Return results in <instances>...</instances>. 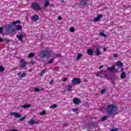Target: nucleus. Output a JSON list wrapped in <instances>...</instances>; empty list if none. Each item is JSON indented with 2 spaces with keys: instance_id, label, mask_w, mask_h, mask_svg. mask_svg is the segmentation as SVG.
Here are the masks:
<instances>
[{
  "instance_id": "obj_52",
  "label": "nucleus",
  "mask_w": 131,
  "mask_h": 131,
  "mask_svg": "<svg viewBox=\"0 0 131 131\" xmlns=\"http://www.w3.org/2000/svg\"><path fill=\"white\" fill-rule=\"evenodd\" d=\"M11 131H19V130H18L17 129H12L11 130Z\"/></svg>"
},
{
  "instance_id": "obj_12",
  "label": "nucleus",
  "mask_w": 131,
  "mask_h": 131,
  "mask_svg": "<svg viewBox=\"0 0 131 131\" xmlns=\"http://www.w3.org/2000/svg\"><path fill=\"white\" fill-rule=\"evenodd\" d=\"M16 24H20V21L16 20L15 21H13L12 23V24L8 25V27H10L11 28L13 27V25H16Z\"/></svg>"
},
{
  "instance_id": "obj_19",
  "label": "nucleus",
  "mask_w": 131,
  "mask_h": 131,
  "mask_svg": "<svg viewBox=\"0 0 131 131\" xmlns=\"http://www.w3.org/2000/svg\"><path fill=\"white\" fill-rule=\"evenodd\" d=\"M15 30L19 31V30H22V26L21 25H15Z\"/></svg>"
},
{
  "instance_id": "obj_39",
  "label": "nucleus",
  "mask_w": 131,
  "mask_h": 131,
  "mask_svg": "<svg viewBox=\"0 0 131 131\" xmlns=\"http://www.w3.org/2000/svg\"><path fill=\"white\" fill-rule=\"evenodd\" d=\"M4 32V29L2 27H0V33H3Z\"/></svg>"
},
{
  "instance_id": "obj_30",
  "label": "nucleus",
  "mask_w": 131,
  "mask_h": 131,
  "mask_svg": "<svg viewBox=\"0 0 131 131\" xmlns=\"http://www.w3.org/2000/svg\"><path fill=\"white\" fill-rule=\"evenodd\" d=\"M54 58H51L50 60L48 61V64H53L54 63Z\"/></svg>"
},
{
  "instance_id": "obj_50",
  "label": "nucleus",
  "mask_w": 131,
  "mask_h": 131,
  "mask_svg": "<svg viewBox=\"0 0 131 131\" xmlns=\"http://www.w3.org/2000/svg\"><path fill=\"white\" fill-rule=\"evenodd\" d=\"M103 67H104V66H101L100 67H99V69H102V68H103Z\"/></svg>"
},
{
  "instance_id": "obj_22",
  "label": "nucleus",
  "mask_w": 131,
  "mask_h": 131,
  "mask_svg": "<svg viewBox=\"0 0 131 131\" xmlns=\"http://www.w3.org/2000/svg\"><path fill=\"white\" fill-rule=\"evenodd\" d=\"M66 89L68 92H70L71 89H72V85L69 84L66 86Z\"/></svg>"
},
{
  "instance_id": "obj_54",
  "label": "nucleus",
  "mask_w": 131,
  "mask_h": 131,
  "mask_svg": "<svg viewBox=\"0 0 131 131\" xmlns=\"http://www.w3.org/2000/svg\"><path fill=\"white\" fill-rule=\"evenodd\" d=\"M121 71H122V72L124 71V69L122 68L121 69Z\"/></svg>"
},
{
  "instance_id": "obj_32",
  "label": "nucleus",
  "mask_w": 131,
  "mask_h": 131,
  "mask_svg": "<svg viewBox=\"0 0 131 131\" xmlns=\"http://www.w3.org/2000/svg\"><path fill=\"white\" fill-rule=\"evenodd\" d=\"M5 71V68L3 66H0V72H4Z\"/></svg>"
},
{
  "instance_id": "obj_8",
  "label": "nucleus",
  "mask_w": 131,
  "mask_h": 131,
  "mask_svg": "<svg viewBox=\"0 0 131 131\" xmlns=\"http://www.w3.org/2000/svg\"><path fill=\"white\" fill-rule=\"evenodd\" d=\"M100 49H102V46H99L96 48V50L95 51L96 56H100V55H102V53L100 51Z\"/></svg>"
},
{
  "instance_id": "obj_11",
  "label": "nucleus",
  "mask_w": 131,
  "mask_h": 131,
  "mask_svg": "<svg viewBox=\"0 0 131 131\" xmlns=\"http://www.w3.org/2000/svg\"><path fill=\"white\" fill-rule=\"evenodd\" d=\"M10 115H14L15 118H20L21 117V114L16 112H11L10 113Z\"/></svg>"
},
{
  "instance_id": "obj_41",
  "label": "nucleus",
  "mask_w": 131,
  "mask_h": 131,
  "mask_svg": "<svg viewBox=\"0 0 131 131\" xmlns=\"http://www.w3.org/2000/svg\"><path fill=\"white\" fill-rule=\"evenodd\" d=\"M78 110V108H75L73 109V112H76Z\"/></svg>"
},
{
  "instance_id": "obj_49",
  "label": "nucleus",
  "mask_w": 131,
  "mask_h": 131,
  "mask_svg": "<svg viewBox=\"0 0 131 131\" xmlns=\"http://www.w3.org/2000/svg\"><path fill=\"white\" fill-rule=\"evenodd\" d=\"M58 20H62V17L61 16H58Z\"/></svg>"
},
{
  "instance_id": "obj_1",
  "label": "nucleus",
  "mask_w": 131,
  "mask_h": 131,
  "mask_svg": "<svg viewBox=\"0 0 131 131\" xmlns=\"http://www.w3.org/2000/svg\"><path fill=\"white\" fill-rule=\"evenodd\" d=\"M106 111L108 115H117L118 113V106L114 104H111L107 106Z\"/></svg>"
},
{
  "instance_id": "obj_24",
  "label": "nucleus",
  "mask_w": 131,
  "mask_h": 131,
  "mask_svg": "<svg viewBox=\"0 0 131 131\" xmlns=\"http://www.w3.org/2000/svg\"><path fill=\"white\" fill-rule=\"evenodd\" d=\"M47 69H46L41 71V73H40V76H43V74H45L46 72H47Z\"/></svg>"
},
{
  "instance_id": "obj_5",
  "label": "nucleus",
  "mask_w": 131,
  "mask_h": 131,
  "mask_svg": "<svg viewBox=\"0 0 131 131\" xmlns=\"http://www.w3.org/2000/svg\"><path fill=\"white\" fill-rule=\"evenodd\" d=\"M72 84H79L81 83V80L78 78H74L72 80Z\"/></svg>"
},
{
  "instance_id": "obj_18",
  "label": "nucleus",
  "mask_w": 131,
  "mask_h": 131,
  "mask_svg": "<svg viewBox=\"0 0 131 131\" xmlns=\"http://www.w3.org/2000/svg\"><path fill=\"white\" fill-rule=\"evenodd\" d=\"M116 66H117L118 67V68H122V66H123V63H122V62H121V61H117L116 62Z\"/></svg>"
},
{
  "instance_id": "obj_2",
  "label": "nucleus",
  "mask_w": 131,
  "mask_h": 131,
  "mask_svg": "<svg viewBox=\"0 0 131 131\" xmlns=\"http://www.w3.org/2000/svg\"><path fill=\"white\" fill-rule=\"evenodd\" d=\"M52 54H51V51H48L47 50H42L39 54H38V57L40 58V59H43V58H51Z\"/></svg>"
},
{
  "instance_id": "obj_53",
  "label": "nucleus",
  "mask_w": 131,
  "mask_h": 131,
  "mask_svg": "<svg viewBox=\"0 0 131 131\" xmlns=\"http://www.w3.org/2000/svg\"><path fill=\"white\" fill-rule=\"evenodd\" d=\"M49 49H50L49 47H46V48H45V50H46V51H49V50H48Z\"/></svg>"
},
{
  "instance_id": "obj_37",
  "label": "nucleus",
  "mask_w": 131,
  "mask_h": 131,
  "mask_svg": "<svg viewBox=\"0 0 131 131\" xmlns=\"http://www.w3.org/2000/svg\"><path fill=\"white\" fill-rule=\"evenodd\" d=\"M55 56L56 57V58H59L62 57V55H61V54H55Z\"/></svg>"
},
{
  "instance_id": "obj_33",
  "label": "nucleus",
  "mask_w": 131,
  "mask_h": 131,
  "mask_svg": "<svg viewBox=\"0 0 131 131\" xmlns=\"http://www.w3.org/2000/svg\"><path fill=\"white\" fill-rule=\"evenodd\" d=\"M34 90L35 92H37V93H39V92H40V89H39L38 88H34Z\"/></svg>"
},
{
  "instance_id": "obj_44",
  "label": "nucleus",
  "mask_w": 131,
  "mask_h": 131,
  "mask_svg": "<svg viewBox=\"0 0 131 131\" xmlns=\"http://www.w3.org/2000/svg\"><path fill=\"white\" fill-rule=\"evenodd\" d=\"M113 56L114 58H117V57H118V54H113Z\"/></svg>"
},
{
  "instance_id": "obj_29",
  "label": "nucleus",
  "mask_w": 131,
  "mask_h": 131,
  "mask_svg": "<svg viewBox=\"0 0 131 131\" xmlns=\"http://www.w3.org/2000/svg\"><path fill=\"white\" fill-rule=\"evenodd\" d=\"M81 57H82V55H81V54L80 53L78 54V55L76 58V60H80Z\"/></svg>"
},
{
  "instance_id": "obj_51",
  "label": "nucleus",
  "mask_w": 131,
  "mask_h": 131,
  "mask_svg": "<svg viewBox=\"0 0 131 131\" xmlns=\"http://www.w3.org/2000/svg\"><path fill=\"white\" fill-rule=\"evenodd\" d=\"M103 51H104V52H106V51H107V49L106 48H104Z\"/></svg>"
},
{
  "instance_id": "obj_36",
  "label": "nucleus",
  "mask_w": 131,
  "mask_h": 131,
  "mask_svg": "<svg viewBox=\"0 0 131 131\" xmlns=\"http://www.w3.org/2000/svg\"><path fill=\"white\" fill-rule=\"evenodd\" d=\"M70 31L71 32H74V31H75V29H74V27H71L70 29Z\"/></svg>"
},
{
  "instance_id": "obj_27",
  "label": "nucleus",
  "mask_w": 131,
  "mask_h": 131,
  "mask_svg": "<svg viewBox=\"0 0 131 131\" xmlns=\"http://www.w3.org/2000/svg\"><path fill=\"white\" fill-rule=\"evenodd\" d=\"M99 35H101V36H103V37H104L105 38H106L107 37V35L106 34H104L103 32H100L99 33Z\"/></svg>"
},
{
  "instance_id": "obj_4",
  "label": "nucleus",
  "mask_w": 131,
  "mask_h": 131,
  "mask_svg": "<svg viewBox=\"0 0 131 131\" xmlns=\"http://www.w3.org/2000/svg\"><path fill=\"white\" fill-rule=\"evenodd\" d=\"M27 64V62H26V61L24 60L23 59L19 60V67L21 68V69H24V68H26Z\"/></svg>"
},
{
  "instance_id": "obj_28",
  "label": "nucleus",
  "mask_w": 131,
  "mask_h": 131,
  "mask_svg": "<svg viewBox=\"0 0 131 131\" xmlns=\"http://www.w3.org/2000/svg\"><path fill=\"white\" fill-rule=\"evenodd\" d=\"M107 119H108V117L106 116H104L101 118L102 121H105V120H107Z\"/></svg>"
},
{
  "instance_id": "obj_20",
  "label": "nucleus",
  "mask_w": 131,
  "mask_h": 131,
  "mask_svg": "<svg viewBox=\"0 0 131 131\" xmlns=\"http://www.w3.org/2000/svg\"><path fill=\"white\" fill-rule=\"evenodd\" d=\"M35 56V54L33 53H30L28 54V57L29 58V59H31V58H33V57Z\"/></svg>"
},
{
  "instance_id": "obj_31",
  "label": "nucleus",
  "mask_w": 131,
  "mask_h": 131,
  "mask_svg": "<svg viewBox=\"0 0 131 131\" xmlns=\"http://www.w3.org/2000/svg\"><path fill=\"white\" fill-rule=\"evenodd\" d=\"M55 108H57V104H53L50 107V109H55Z\"/></svg>"
},
{
  "instance_id": "obj_40",
  "label": "nucleus",
  "mask_w": 131,
  "mask_h": 131,
  "mask_svg": "<svg viewBox=\"0 0 131 131\" xmlns=\"http://www.w3.org/2000/svg\"><path fill=\"white\" fill-rule=\"evenodd\" d=\"M105 92H106V90L103 89L101 91L100 93H101V94H104V93H105Z\"/></svg>"
},
{
  "instance_id": "obj_34",
  "label": "nucleus",
  "mask_w": 131,
  "mask_h": 131,
  "mask_svg": "<svg viewBox=\"0 0 131 131\" xmlns=\"http://www.w3.org/2000/svg\"><path fill=\"white\" fill-rule=\"evenodd\" d=\"M45 114H46V111H42L40 113V115H41V116L45 115Z\"/></svg>"
},
{
  "instance_id": "obj_14",
  "label": "nucleus",
  "mask_w": 131,
  "mask_h": 131,
  "mask_svg": "<svg viewBox=\"0 0 131 131\" xmlns=\"http://www.w3.org/2000/svg\"><path fill=\"white\" fill-rule=\"evenodd\" d=\"M101 18H103V15L102 14H99L97 16V17L94 18V21L95 22H98V21H99V20H100V19H101Z\"/></svg>"
},
{
  "instance_id": "obj_10",
  "label": "nucleus",
  "mask_w": 131,
  "mask_h": 131,
  "mask_svg": "<svg viewBox=\"0 0 131 131\" xmlns=\"http://www.w3.org/2000/svg\"><path fill=\"white\" fill-rule=\"evenodd\" d=\"M107 70H108V71H110L111 72H113V71H115V72H117L118 69H115V66L114 65L112 66V67H108Z\"/></svg>"
},
{
  "instance_id": "obj_42",
  "label": "nucleus",
  "mask_w": 131,
  "mask_h": 131,
  "mask_svg": "<svg viewBox=\"0 0 131 131\" xmlns=\"http://www.w3.org/2000/svg\"><path fill=\"white\" fill-rule=\"evenodd\" d=\"M39 122H40V121H39V120H37V121H35V124H39Z\"/></svg>"
},
{
  "instance_id": "obj_43",
  "label": "nucleus",
  "mask_w": 131,
  "mask_h": 131,
  "mask_svg": "<svg viewBox=\"0 0 131 131\" xmlns=\"http://www.w3.org/2000/svg\"><path fill=\"white\" fill-rule=\"evenodd\" d=\"M68 78H64L63 79L62 81H63V82H65V81H67V80H68Z\"/></svg>"
},
{
  "instance_id": "obj_23",
  "label": "nucleus",
  "mask_w": 131,
  "mask_h": 131,
  "mask_svg": "<svg viewBox=\"0 0 131 131\" xmlns=\"http://www.w3.org/2000/svg\"><path fill=\"white\" fill-rule=\"evenodd\" d=\"M125 77H126V74H125V72L122 73L121 74V78H122V79H124Z\"/></svg>"
},
{
  "instance_id": "obj_9",
  "label": "nucleus",
  "mask_w": 131,
  "mask_h": 131,
  "mask_svg": "<svg viewBox=\"0 0 131 131\" xmlns=\"http://www.w3.org/2000/svg\"><path fill=\"white\" fill-rule=\"evenodd\" d=\"M98 76H100V77H106V71L99 72Z\"/></svg>"
},
{
  "instance_id": "obj_7",
  "label": "nucleus",
  "mask_w": 131,
  "mask_h": 131,
  "mask_svg": "<svg viewBox=\"0 0 131 131\" xmlns=\"http://www.w3.org/2000/svg\"><path fill=\"white\" fill-rule=\"evenodd\" d=\"M73 102L75 105H79L81 103V100L79 98H75L73 99Z\"/></svg>"
},
{
  "instance_id": "obj_16",
  "label": "nucleus",
  "mask_w": 131,
  "mask_h": 131,
  "mask_svg": "<svg viewBox=\"0 0 131 131\" xmlns=\"http://www.w3.org/2000/svg\"><path fill=\"white\" fill-rule=\"evenodd\" d=\"M22 73L19 72L17 74L18 76H19L20 78H23L26 76V73Z\"/></svg>"
},
{
  "instance_id": "obj_26",
  "label": "nucleus",
  "mask_w": 131,
  "mask_h": 131,
  "mask_svg": "<svg viewBox=\"0 0 131 131\" xmlns=\"http://www.w3.org/2000/svg\"><path fill=\"white\" fill-rule=\"evenodd\" d=\"M29 107H31V105L30 104L23 105L21 106V108H24L25 109H26V108H29Z\"/></svg>"
},
{
  "instance_id": "obj_48",
  "label": "nucleus",
  "mask_w": 131,
  "mask_h": 131,
  "mask_svg": "<svg viewBox=\"0 0 131 131\" xmlns=\"http://www.w3.org/2000/svg\"><path fill=\"white\" fill-rule=\"evenodd\" d=\"M53 82H54V79H52L51 82H50V84H53Z\"/></svg>"
},
{
  "instance_id": "obj_38",
  "label": "nucleus",
  "mask_w": 131,
  "mask_h": 131,
  "mask_svg": "<svg viewBox=\"0 0 131 131\" xmlns=\"http://www.w3.org/2000/svg\"><path fill=\"white\" fill-rule=\"evenodd\" d=\"M11 33H16V29H12L11 31Z\"/></svg>"
},
{
  "instance_id": "obj_46",
  "label": "nucleus",
  "mask_w": 131,
  "mask_h": 131,
  "mask_svg": "<svg viewBox=\"0 0 131 131\" xmlns=\"http://www.w3.org/2000/svg\"><path fill=\"white\" fill-rule=\"evenodd\" d=\"M3 41H4V39L0 37V42H3Z\"/></svg>"
},
{
  "instance_id": "obj_17",
  "label": "nucleus",
  "mask_w": 131,
  "mask_h": 131,
  "mask_svg": "<svg viewBox=\"0 0 131 131\" xmlns=\"http://www.w3.org/2000/svg\"><path fill=\"white\" fill-rule=\"evenodd\" d=\"M24 35L23 34H20V35H17L16 37L21 41V42H23V40L22 38H23V37Z\"/></svg>"
},
{
  "instance_id": "obj_45",
  "label": "nucleus",
  "mask_w": 131,
  "mask_h": 131,
  "mask_svg": "<svg viewBox=\"0 0 131 131\" xmlns=\"http://www.w3.org/2000/svg\"><path fill=\"white\" fill-rule=\"evenodd\" d=\"M118 130V129L117 128H116L115 129H112L111 130V131H117Z\"/></svg>"
},
{
  "instance_id": "obj_47",
  "label": "nucleus",
  "mask_w": 131,
  "mask_h": 131,
  "mask_svg": "<svg viewBox=\"0 0 131 131\" xmlns=\"http://www.w3.org/2000/svg\"><path fill=\"white\" fill-rule=\"evenodd\" d=\"M31 63L32 64H34L35 62H34V60L33 59L31 60Z\"/></svg>"
},
{
  "instance_id": "obj_6",
  "label": "nucleus",
  "mask_w": 131,
  "mask_h": 131,
  "mask_svg": "<svg viewBox=\"0 0 131 131\" xmlns=\"http://www.w3.org/2000/svg\"><path fill=\"white\" fill-rule=\"evenodd\" d=\"M79 5L81 7H83V8L85 7L86 6H89V4H88V0H81L79 2Z\"/></svg>"
},
{
  "instance_id": "obj_21",
  "label": "nucleus",
  "mask_w": 131,
  "mask_h": 131,
  "mask_svg": "<svg viewBox=\"0 0 131 131\" xmlns=\"http://www.w3.org/2000/svg\"><path fill=\"white\" fill-rule=\"evenodd\" d=\"M49 6H50V1L47 0L44 4V7L47 8V7H49Z\"/></svg>"
},
{
  "instance_id": "obj_35",
  "label": "nucleus",
  "mask_w": 131,
  "mask_h": 131,
  "mask_svg": "<svg viewBox=\"0 0 131 131\" xmlns=\"http://www.w3.org/2000/svg\"><path fill=\"white\" fill-rule=\"evenodd\" d=\"M25 119H26V116L23 117L22 118H20L19 119V121H23V120Z\"/></svg>"
},
{
  "instance_id": "obj_3",
  "label": "nucleus",
  "mask_w": 131,
  "mask_h": 131,
  "mask_svg": "<svg viewBox=\"0 0 131 131\" xmlns=\"http://www.w3.org/2000/svg\"><path fill=\"white\" fill-rule=\"evenodd\" d=\"M31 7L34 11H41V7H40V5L36 2H34L31 4Z\"/></svg>"
},
{
  "instance_id": "obj_25",
  "label": "nucleus",
  "mask_w": 131,
  "mask_h": 131,
  "mask_svg": "<svg viewBox=\"0 0 131 131\" xmlns=\"http://www.w3.org/2000/svg\"><path fill=\"white\" fill-rule=\"evenodd\" d=\"M29 124H31V125H34L35 124V121L34 120L32 119L29 122Z\"/></svg>"
},
{
  "instance_id": "obj_15",
  "label": "nucleus",
  "mask_w": 131,
  "mask_h": 131,
  "mask_svg": "<svg viewBox=\"0 0 131 131\" xmlns=\"http://www.w3.org/2000/svg\"><path fill=\"white\" fill-rule=\"evenodd\" d=\"M87 54L89 56H93V54H94V50L92 49H88L87 50Z\"/></svg>"
},
{
  "instance_id": "obj_13",
  "label": "nucleus",
  "mask_w": 131,
  "mask_h": 131,
  "mask_svg": "<svg viewBox=\"0 0 131 131\" xmlns=\"http://www.w3.org/2000/svg\"><path fill=\"white\" fill-rule=\"evenodd\" d=\"M32 19L33 21L36 22V21H38V20H39V16L37 15H34L32 16Z\"/></svg>"
}]
</instances>
